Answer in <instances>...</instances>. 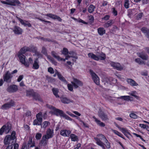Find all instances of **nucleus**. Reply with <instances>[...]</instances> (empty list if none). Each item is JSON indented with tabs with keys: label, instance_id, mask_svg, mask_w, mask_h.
Wrapping results in <instances>:
<instances>
[{
	"label": "nucleus",
	"instance_id": "nucleus-20",
	"mask_svg": "<svg viewBox=\"0 0 149 149\" xmlns=\"http://www.w3.org/2000/svg\"><path fill=\"white\" fill-rule=\"evenodd\" d=\"M128 83L132 86H137L138 84L133 80L131 79H128L127 80Z\"/></svg>",
	"mask_w": 149,
	"mask_h": 149
},
{
	"label": "nucleus",
	"instance_id": "nucleus-2",
	"mask_svg": "<svg viewBox=\"0 0 149 149\" xmlns=\"http://www.w3.org/2000/svg\"><path fill=\"white\" fill-rule=\"evenodd\" d=\"M49 107L53 111L54 113L57 116H60L68 120H72V118L65 114L62 110L57 109L52 106H50Z\"/></svg>",
	"mask_w": 149,
	"mask_h": 149
},
{
	"label": "nucleus",
	"instance_id": "nucleus-9",
	"mask_svg": "<svg viewBox=\"0 0 149 149\" xmlns=\"http://www.w3.org/2000/svg\"><path fill=\"white\" fill-rule=\"evenodd\" d=\"M54 135V130L50 128L47 129L46 134L43 136L48 139L52 138Z\"/></svg>",
	"mask_w": 149,
	"mask_h": 149
},
{
	"label": "nucleus",
	"instance_id": "nucleus-6",
	"mask_svg": "<svg viewBox=\"0 0 149 149\" xmlns=\"http://www.w3.org/2000/svg\"><path fill=\"white\" fill-rule=\"evenodd\" d=\"M15 105V102L12 100H11L10 102L5 103L2 105L1 107V109L3 110H6L14 106Z\"/></svg>",
	"mask_w": 149,
	"mask_h": 149
},
{
	"label": "nucleus",
	"instance_id": "nucleus-45",
	"mask_svg": "<svg viewBox=\"0 0 149 149\" xmlns=\"http://www.w3.org/2000/svg\"><path fill=\"white\" fill-rule=\"evenodd\" d=\"M50 123L48 121H45L43 123L42 126H41V127L44 128H45L47 127L50 124Z\"/></svg>",
	"mask_w": 149,
	"mask_h": 149
},
{
	"label": "nucleus",
	"instance_id": "nucleus-27",
	"mask_svg": "<svg viewBox=\"0 0 149 149\" xmlns=\"http://www.w3.org/2000/svg\"><path fill=\"white\" fill-rule=\"evenodd\" d=\"M38 61L37 59H36L34 61L33 64L32 68L34 69H38L39 68Z\"/></svg>",
	"mask_w": 149,
	"mask_h": 149
},
{
	"label": "nucleus",
	"instance_id": "nucleus-1",
	"mask_svg": "<svg viewBox=\"0 0 149 149\" xmlns=\"http://www.w3.org/2000/svg\"><path fill=\"white\" fill-rule=\"evenodd\" d=\"M15 132L13 131L11 135H7L4 140V143L6 145H13L16 142V137L15 135Z\"/></svg>",
	"mask_w": 149,
	"mask_h": 149
},
{
	"label": "nucleus",
	"instance_id": "nucleus-44",
	"mask_svg": "<svg viewBox=\"0 0 149 149\" xmlns=\"http://www.w3.org/2000/svg\"><path fill=\"white\" fill-rule=\"evenodd\" d=\"M104 142L105 143H104V145L107 148H109L111 147L110 144L107 139L104 141Z\"/></svg>",
	"mask_w": 149,
	"mask_h": 149
},
{
	"label": "nucleus",
	"instance_id": "nucleus-14",
	"mask_svg": "<svg viewBox=\"0 0 149 149\" xmlns=\"http://www.w3.org/2000/svg\"><path fill=\"white\" fill-rule=\"evenodd\" d=\"M138 56L143 60H148V56L146 54H145L144 52H141L137 53Z\"/></svg>",
	"mask_w": 149,
	"mask_h": 149
},
{
	"label": "nucleus",
	"instance_id": "nucleus-52",
	"mask_svg": "<svg viewBox=\"0 0 149 149\" xmlns=\"http://www.w3.org/2000/svg\"><path fill=\"white\" fill-rule=\"evenodd\" d=\"M5 125H3L0 129V135H1L3 133L5 132Z\"/></svg>",
	"mask_w": 149,
	"mask_h": 149
},
{
	"label": "nucleus",
	"instance_id": "nucleus-43",
	"mask_svg": "<svg viewBox=\"0 0 149 149\" xmlns=\"http://www.w3.org/2000/svg\"><path fill=\"white\" fill-rule=\"evenodd\" d=\"M5 125V132L6 134H8L9 133L11 130V126L9 125Z\"/></svg>",
	"mask_w": 149,
	"mask_h": 149
},
{
	"label": "nucleus",
	"instance_id": "nucleus-26",
	"mask_svg": "<svg viewBox=\"0 0 149 149\" xmlns=\"http://www.w3.org/2000/svg\"><path fill=\"white\" fill-rule=\"evenodd\" d=\"M48 139L43 136L41 140L40 143L44 146H46L48 142Z\"/></svg>",
	"mask_w": 149,
	"mask_h": 149
},
{
	"label": "nucleus",
	"instance_id": "nucleus-36",
	"mask_svg": "<svg viewBox=\"0 0 149 149\" xmlns=\"http://www.w3.org/2000/svg\"><path fill=\"white\" fill-rule=\"evenodd\" d=\"M97 56L98 58V61L99 60H104L106 58L105 54L102 53H100Z\"/></svg>",
	"mask_w": 149,
	"mask_h": 149
},
{
	"label": "nucleus",
	"instance_id": "nucleus-37",
	"mask_svg": "<svg viewBox=\"0 0 149 149\" xmlns=\"http://www.w3.org/2000/svg\"><path fill=\"white\" fill-rule=\"evenodd\" d=\"M131 97L130 96H121L120 97L118 98L122 99H123L125 100L129 101L130 100Z\"/></svg>",
	"mask_w": 149,
	"mask_h": 149
},
{
	"label": "nucleus",
	"instance_id": "nucleus-42",
	"mask_svg": "<svg viewBox=\"0 0 149 149\" xmlns=\"http://www.w3.org/2000/svg\"><path fill=\"white\" fill-rule=\"evenodd\" d=\"M69 54L70 55V56L69 55V56H70L69 58L71 57L74 58L75 59L77 58V56L76 55V54L73 52H72V51L70 52L69 53Z\"/></svg>",
	"mask_w": 149,
	"mask_h": 149
},
{
	"label": "nucleus",
	"instance_id": "nucleus-19",
	"mask_svg": "<svg viewBox=\"0 0 149 149\" xmlns=\"http://www.w3.org/2000/svg\"><path fill=\"white\" fill-rule=\"evenodd\" d=\"M31 95L33 98L36 100L41 101V98L40 95L38 93L34 92H32L31 93Z\"/></svg>",
	"mask_w": 149,
	"mask_h": 149
},
{
	"label": "nucleus",
	"instance_id": "nucleus-31",
	"mask_svg": "<svg viewBox=\"0 0 149 149\" xmlns=\"http://www.w3.org/2000/svg\"><path fill=\"white\" fill-rule=\"evenodd\" d=\"M70 138L71 141H76L78 140V136L76 135L73 134H71Z\"/></svg>",
	"mask_w": 149,
	"mask_h": 149
},
{
	"label": "nucleus",
	"instance_id": "nucleus-3",
	"mask_svg": "<svg viewBox=\"0 0 149 149\" xmlns=\"http://www.w3.org/2000/svg\"><path fill=\"white\" fill-rule=\"evenodd\" d=\"M94 139L97 145L102 147L103 149H105L104 143L101 141L102 140L104 142L107 139L104 135L102 134H98L97 135V137L95 138Z\"/></svg>",
	"mask_w": 149,
	"mask_h": 149
},
{
	"label": "nucleus",
	"instance_id": "nucleus-54",
	"mask_svg": "<svg viewBox=\"0 0 149 149\" xmlns=\"http://www.w3.org/2000/svg\"><path fill=\"white\" fill-rule=\"evenodd\" d=\"M112 13L114 16H116L117 15V11L115 8H113L112 9Z\"/></svg>",
	"mask_w": 149,
	"mask_h": 149
},
{
	"label": "nucleus",
	"instance_id": "nucleus-51",
	"mask_svg": "<svg viewBox=\"0 0 149 149\" xmlns=\"http://www.w3.org/2000/svg\"><path fill=\"white\" fill-rule=\"evenodd\" d=\"M56 15H54L52 13L47 14L46 16H48L53 19H55V18Z\"/></svg>",
	"mask_w": 149,
	"mask_h": 149
},
{
	"label": "nucleus",
	"instance_id": "nucleus-29",
	"mask_svg": "<svg viewBox=\"0 0 149 149\" xmlns=\"http://www.w3.org/2000/svg\"><path fill=\"white\" fill-rule=\"evenodd\" d=\"M114 23V22L113 20L111 19L108 21L104 24V27L106 28H108L111 26Z\"/></svg>",
	"mask_w": 149,
	"mask_h": 149
},
{
	"label": "nucleus",
	"instance_id": "nucleus-7",
	"mask_svg": "<svg viewBox=\"0 0 149 149\" xmlns=\"http://www.w3.org/2000/svg\"><path fill=\"white\" fill-rule=\"evenodd\" d=\"M12 77L13 76L9 71H8L3 76L4 81L8 83L10 82Z\"/></svg>",
	"mask_w": 149,
	"mask_h": 149
},
{
	"label": "nucleus",
	"instance_id": "nucleus-10",
	"mask_svg": "<svg viewBox=\"0 0 149 149\" xmlns=\"http://www.w3.org/2000/svg\"><path fill=\"white\" fill-rule=\"evenodd\" d=\"M10 29L13 30L15 34L20 35L23 32L22 29L17 26H15L13 28H10Z\"/></svg>",
	"mask_w": 149,
	"mask_h": 149
},
{
	"label": "nucleus",
	"instance_id": "nucleus-38",
	"mask_svg": "<svg viewBox=\"0 0 149 149\" xmlns=\"http://www.w3.org/2000/svg\"><path fill=\"white\" fill-rule=\"evenodd\" d=\"M42 122V121L36 119L34 120L33 122V124L34 125H40Z\"/></svg>",
	"mask_w": 149,
	"mask_h": 149
},
{
	"label": "nucleus",
	"instance_id": "nucleus-32",
	"mask_svg": "<svg viewBox=\"0 0 149 149\" xmlns=\"http://www.w3.org/2000/svg\"><path fill=\"white\" fill-rule=\"evenodd\" d=\"M52 91L54 95L56 98L59 97V95H58L59 92L58 90L56 88H54L52 89Z\"/></svg>",
	"mask_w": 149,
	"mask_h": 149
},
{
	"label": "nucleus",
	"instance_id": "nucleus-57",
	"mask_svg": "<svg viewBox=\"0 0 149 149\" xmlns=\"http://www.w3.org/2000/svg\"><path fill=\"white\" fill-rule=\"evenodd\" d=\"M41 52L43 54H44L45 55H47V52L46 49L45 47H42Z\"/></svg>",
	"mask_w": 149,
	"mask_h": 149
},
{
	"label": "nucleus",
	"instance_id": "nucleus-13",
	"mask_svg": "<svg viewBox=\"0 0 149 149\" xmlns=\"http://www.w3.org/2000/svg\"><path fill=\"white\" fill-rule=\"evenodd\" d=\"M17 90V87L16 85H15L10 86L7 89V91L11 93L15 92Z\"/></svg>",
	"mask_w": 149,
	"mask_h": 149
},
{
	"label": "nucleus",
	"instance_id": "nucleus-23",
	"mask_svg": "<svg viewBox=\"0 0 149 149\" xmlns=\"http://www.w3.org/2000/svg\"><path fill=\"white\" fill-rule=\"evenodd\" d=\"M116 127L120 130L124 134H128L131 135V134H130V133L126 128L123 127L121 128L117 125H116Z\"/></svg>",
	"mask_w": 149,
	"mask_h": 149
},
{
	"label": "nucleus",
	"instance_id": "nucleus-53",
	"mask_svg": "<svg viewBox=\"0 0 149 149\" xmlns=\"http://www.w3.org/2000/svg\"><path fill=\"white\" fill-rule=\"evenodd\" d=\"M5 125H3L0 129V135H1L3 133L5 132Z\"/></svg>",
	"mask_w": 149,
	"mask_h": 149
},
{
	"label": "nucleus",
	"instance_id": "nucleus-49",
	"mask_svg": "<svg viewBox=\"0 0 149 149\" xmlns=\"http://www.w3.org/2000/svg\"><path fill=\"white\" fill-rule=\"evenodd\" d=\"M47 57L52 63L55 65H57V62L54 60V58L49 56H48Z\"/></svg>",
	"mask_w": 149,
	"mask_h": 149
},
{
	"label": "nucleus",
	"instance_id": "nucleus-60",
	"mask_svg": "<svg viewBox=\"0 0 149 149\" xmlns=\"http://www.w3.org/2000/svg\"><path fill=\"white\" fill-rule=\"evenodd\" d=\"M88 18L89 21L91 22H93L94 21V17L93 15H91L88 16Z\"/></svg>",
	"mask_w": 149,
	"mask_h": 149
},
{
	"label": "nucleus",
	"instance_id": "nucleus-12",
	"mask_svg": "<svg viewBox=\"0 0 149 149\" xmlns=\"http://www.w3.org/2000/svg\"><path fill=\"white\" fill-rule=\"evenodd\" d=\"M98 116L103 120H106L108 119L107 115L101 110H99L98 112Z\"/></svg>",
	"mask_w": 149,
	"mask_h": 149
},
{
	"label": "nucleus",
	"instance_id": "nucleus-40",
	"mask_svg": "<svg viewBox=\"0 0 149 149\" xmlns=\"http://www.w3.org/2000/svg\"><path fill=\"white\" fill-rule=\"evenodd\" d=\"M69 53L68 50L67 48H63L62 53L63 54L65 55L66 57L65 58H66L67 56H69V55L68 54H69Z\"/></svg>",
	"mask_w": 149,
	"mask_h": 149
},
{
	"label": "nucleus",
	"instance_id": "nucleus-39",
	"mask_svg": "<svg viewBox=\"0 0 149 149\" xmlns=\"http://www.w3.org/2000/svg\"><path fill=\"white\" fill-rule=\"evenodd\" d=\"M135 62L137 63H139V64H144V65L146 64L145 62L144 61H142L141 60V59L139 58H136L135 60Z\"/></svg>",
	"mask_w": 149,
	"mask_h": 149
},
{
	"label": "nucleus",
	"instance_id": "nucleus-59",
	"mask_svg": "<svg viewBox=\"0 0 149 149\" xmlns=\"http://www.w3.org/2000/svg\"><path fill=\"white\" fill-rule=\"evenodd\" d=\"M73 85H72L71 84H68L67 85V86L68 90L71 91H72L73 90Z\"/></svg>",
	"mask_w": 149,
	"mask_h": 149
},
{
	"label": "nucleus",
	"instance_id": "nucleus-11",
	"mask_svg": "<svg viewBox=\"0 0 149 149\" xmlns=\"http://www.w3.org/2000/svg\"><path fill=\"white\" fill-rule=\"evenodd\" d=\"M110 64L111 66L118 70L120 71L123 69V66L121 65L119 63L111 62Z\"/></svg>",
	"mask_w": 149,
	"mask_h": 149
},
{
	"label": "nucleus",
	"instance_id": "nucleus-55",
	"mask_svg": "<svg viewBox=\"0 0 149 149\" xmlns=\"http://www.w3.org/2000/svg\"><path fill=\"white\" fill-rule=\"evenodd\" d=\"M129 0H125V1L124 6L126 8H128L129 7Z\"/></svg>",
	"mask_w": 149,
	"mask_h": 149
},
{
	"label": "nucleus",
	"instance_id": "nucleus-41",
	"mask_svg": "<svg viewBox=\"0 0 149 149\" xmlns=\"http://www.w3.org/2000/svg\"><path fill=\"white\" fill-rule=\"evenodd\" d=\"M112 131L116 134L124 139V138L123 137V135L118 131L114 130H112Z\"/></svg>",
	"mask_w": 149,
	"mask_h": 149
},
{
	"label": "nucleus",
	"instance_id": "nucleus-24",
	"mask_svg": "<svg viewBox=\"0 0 149 149\" xmlns=\"http://www.w3.org/2000/svg\"><path fill=\"white\" fill-rule=\"evenodd\" d=\"M141 31L143 33L146 34V36L149 38V29L143 27L141 29Z\"/></svg>",
	"mask_w": 149,
	"mask_h": 149
},
{
	"label": "nucleus",
	"instance_id": "nucleus-5",
	"mask_svg": "<svg viewBox=\"0 0 149 149\" xmlns=\"http://www.w3.org/2000/svg\"><path fill=\"white\" fill-rule=\"evenodd\" d=\"M17 56L20 62L26 67H28L29 65V62L25 61V56L23 54L19 53H18Z\"/></svg>",
	"mask_w": 149,
	"mask_h": 149
},
{
	"label": "nucleus",
	"instance_id": "nucleus-63",
	"mask_svg": "<svg viewBox=\"0 0 149 149\" xmlns=\"http://www.w3.org/2000/svg\"><path fill=\"white\" fill-rule=\"evenodd\" d=\"M24 76L23 75H20L17 79V81L18 82L20 81L23 79Z\"/></svg>",
	"mask_w": 149,
	"mask_h": 149
},
{
	"label": "nucleus",
	"instance_id": "nucleus-30",
	"mask_svg": "<svg viewBox=\"0 0 149 149\" xmlns=\"http://www.w3.org/2000/svg\"><path fill=\"white\" fill-rule=\"evenodd\" d=\"M97 31L98 34L102 36L105 33V30L102 27H100L98 29Z\"/></svg>",
	"mask_w": 149,
	"mask_h": 149
},
{
	"label": "nucleus",
	"instance_id": "nucleus-28",
	"mask_svg": "<svg viewBox=\"0 0 149 149\" xmlns=\"http://www.w3.org/2000/svg\"><path fill=\"white\" fill-rule=\"evenodd\" d=\"M88 56L89 58H90L96 61H98V58L97 56L93 53H88Z\"/></svg>",
	"mask_w": 149,
	"mask_h": 149
},
{
	"label": "nucleus",
	"instance_id": "nucleus-61",
	"mask_svg": "<svg viewBox=\"0 0 149 149\" xmlns=\"http://www.w3.org/2000/svg\"><path fill=\"white\" fill-rule=\"evenodd\" d=\"M48 71L51 74H53L54 73V71L53 68L51 67L49 68H48Z\"/></svg>",
	"mask_w": 149,
	"mask_h": 149
},
{
	"label": "nucleus",
	"instance_id": "nucleus-35",
	"mask_svg": "<svg viewBox=\"0 0 149 149\" xmlns=\"http://www.w3.org/2000/svg\"><path fill=\"white\" fill-rule=\"evenodd\" d=\"M95 8V7L93 5L91 4L88 8V11L90 13H91L94 11Z\"/></svg>",
	"mask_w": 149,
	"mask_h": 149
},
{
	"label": "nucleus",
	"instance_id": "nucleus-33",
	"mask_svg": "<svg viewBox=\"0 0 149 149\" xmlns=\"http://www.w3.org/2000/svg\"><path fill=\"white\" fill-rule=\"evenodd\" d=\"M70 56H66V58H65V59L63 58H61L59 56L57 55H56L55 57V58L58 61H65L66 60H68V58H69Z\"/></svg>",
	"mask_w": 149,
	"mask_h": 149
},
{
	"label": "nucleus",
	"instance_id": "nucleus-58",
	"mask_svg": "<svg viewBox=\"0 0 149 149\" xmlns=\"http://www.w3.org/2000/svg\"><path fill=\"white\" fill-rule=\"evenodd\" d=\"M66 113L67 114H69V115H70V116H71L72 117H76L77 118V119H78L79 118L76 115L72 114V113H70V112L69 111H67Z\"/></svg>",
	"mask_w": 149,
	"mask_h": 149
},
{
	"label": "nucleus",
	"instance_id": "nucleus-56",
	"mask_svg": "<svg viewBox=\"0 0 149 149\" xmlns=\"http://www.w3.org/2000/svg\"><path fill=\"white\" fill-rule=\"evenodd\" d=\"M42 136V134L40 133H37L36 136V138L37 140L40 139Z\"/></svg>",
	"mask_w": 149,
	"mask_h": 149
},
{
	"label": "nucleus",
	"instance_id": "nucleus-4",
	"mask_svg": "<svg viewBox=\"0 0 149 149\" xmlns=\"http://www.w3.org/2000/svg\"><path fill=\"white\" fill-rule=\"evenodd\" d=\"M89 72L94 82L97 85H99L100 84V79L99 77L97 74L91 70H90Z\"/></svg>",
	"mask_w": 149,
	"mask_h": 149
},
{
	"label": "nucleus",
	"instance_id": "nucleus-25",
	"mask_svg": "<svg viewBox=\"0 0 149 149\" xmlns=\"http://www.w3.org/2000/svg\"><path fill=\"white\" fill-rule=\"evenodd\" d=\"M26 146H28V148H31L35 146V142H32V138H30Z\"/></svg>",
	"mask_w": 149,
	"mask_h": 149
},
{
	"label": "nucleus",
	"instance_id": "nucleus-18",
	"mask_svg": "<svg viewBox=\"0 0 149 149\" xmlns=\"http://www.w3.org/2000/svg\"><path fill=\"white\" fill-rule=\"evenodd\" d=\"M92 118L94 119L97 125L102 127H104L105 126V124L101 122L100 120L97 119L94 116H93Z\"/></svg>",
	"mask_w": 149,
	"mask_h": 149
},
{
	"label": "nucleus",
	"instance_id": "nucleus-46",
	"mask_svg": "<svg viewBox=\"0 0 149 149\" xmlns=\"http://www.w3.org/2000/svg\"><path fill=\"white\" fill-rule=\"evenodd\" d=\"M42 113L40 112L36 115V119L42 121Z\"/></svg>",
	"mask_w": 149,
	"mask_h": 149
},
{
	"label": "nucleus",
	"instance_id": "nucleus-47",
	"mask_svg": "<svg viewBox=\"0 0 149 149\" xmlns=\"http://www.w3.org/2000/svg\"><path fill=\"white\" fill-rule=\"evenodd\" d=\"M59 79L61 81H63L66 84H67V82L66 80L64 78L61 74H59L58 77Z\"/></svg>",
	"mask_w": 149,
	"mask_h": 149
},
{
	"label": "nucleus",
	"instance_id": "nucleus-22",
	"mask_svg": "<svg viewBox=\"0 0 149 149\" xmlns=\"http://www.w3.org/2000/svg\"><path fill=\"white\" fill-rule=\"evenodd\" d=\"M30 49L29 47H24L22 48L18 53L22 54H25L26 52L29 51L30 50Z\"/></svg>",
	"mask_w": 149,
	"mask_h": 149
},
{
	"label": "nucleus",
	"instance_id": "nucleus-62",
	"mask_svg": "<svg viewBox=\"0 0 149 149\" xmlns=\"http://www.w3.org/2000/svg\"><path fill=\"white\" fill-rule=\"evenodd\" d=\"M77 21L80 23H82L85 24H87V22H85L84 20L79 18L77 20Z\"/></svg>",
	"mask_w": 149,
	"mask_h": 149
},
{
	"label": "nucleus",
	"instance_id": "nucleus-50",
	"mask_svg": "<svg viewBox=\"0 0 149 149\" xmlns=\"http://www.w3.org/2000/svg\"><path fill=\"white\" fill-rule=\"evenodd\" d=\"M130 117L134 119H136L138 118V116L135 114L133 113H131L130 115Z\"/></svg>",
	"mask_w": 149,
	"mask_h": 149
},
{
	"label": "nucleus",
	"instance_id": "nucleus-34",
	"mask_svg": "<svg viewBox=\"0 0 149 149\" xmlns=\"http://www.w3.org/2000/svg\"><path fill=\"white\" fill-rule=\"evenodd\" d=\"M128 94L131 95L132 96L134 97L137 99H139V96H137L136 94H137V92L135 91H133L130 92V93H129Z\"/></svg>",
	"mask_w": 149,
	"mask_h": 149
},
{
	"label": "nucleus",
	"instance_id": "nucleus-48",
	"mask_svg": "<svg viewBox=\"0 0 149 149\" xmlns=\"http://www.w3.org/2000/svg\"><path fill=\"white\" fill-rule=\"evenodd\" d=\"M30 49L29 52H35L37 50V47L33 46H30L29 47Z\"/></svg>",
	"mask_w": 149,
	"mask_h": 149
},
{
	"label": "nucleus",
	"instance_id": "nucleus-16",
	"mask_svg": "<svg viewBox=\"0 0 149 149\" xmlns=\"http://www.w3.org/2000/svg\"><path fill=\"white\" fill-rule=\"evenodd\" d=\"M8 1V5L15 6L20 4V2L16 0H7Z\"/></svg>",
	"mask_w": 149,
	"mask_h": 149
},
{
	"label": "nucleus",
	"instance_id": "nucleus-17",
	"mask_svg": "<svg viewBox=\"0 0 149 149\" xmlns=\"http://www.w3.org/2000/svg\"><path fill=\"white\" fill-rule=\"evenodd\" d=\"M17 17L19 20V21L20 22L21 24H22L24 25V26H28L29 27H31V24L29 22L26 21H24L22 19H20V18L18 17Z\"/></svg>",
	"mask_w": 149,
	"mask_h": 149
},
{
	"label": "nucleus",
	"instance_id": "nucleus-64",
	"mask_svg": "<svg viewBox=\"0 0 149 149\" xmlns=\"http://www.w3.org/2000/svg\"><path fill=\"white\" fill-rule=\"evenodd\" d=\"M109 15H106L104 17L102 18V19L105 20H107L109 19Z\"/></svg>",
	"mask_w": 149,
	"mask_h": 149
},
{
	"label": "nucleus",
	"instance_id": "nucleus-21",
	"mask_svg": "<svg viewBox=\"0 0 149 149\" xmlns=\"http://www.w3.org/2000/svg\"><path fill=\"white\" fill-rule=\"evenodd\" d=\"M61 102L64 104H68L72 102V101L66 97H61L60 98Z\"/></svg>",
	"mask_w": 149,
	"mask_h": 149
},
{
	"label": "nucleus",
	"instance_id": "nucleus-15",
	"mask_svg": "<svg viewBox=\"0 0 149 149\" xmlns=\"http://www.w3.org/2000/svg\"><path fill=\"white\" fill-rule=\"evenodd\" d=\"M71 133L70 131L69 130H62L60 132V134L63 136L68 137Z\"/></svg>",
	"mask_w": 149,
	"mask_h": 149
},
{
	"label": "nucleus",
	"instance_id": "nucleus-8",
	"mask_svg": "<svg viewBox=\"0 0 149 149\" xmlns=\"http://www.w3.org/2000/svg\"><path fill=\"white\" fill-rule=\"evenodd\" d=\"M71 83L74 88H77L79 86H82L83 85L82 82L74 78L73 81L71 82Z\"/></svg>",
	"mask_w": 149,
	"mask_h": 149
}]
</instances>
